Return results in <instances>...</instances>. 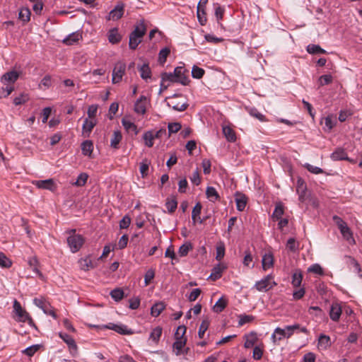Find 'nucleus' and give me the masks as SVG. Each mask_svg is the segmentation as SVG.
<instances>
[{"instance_id":"obj_51","label":"nucleus","mask_w":362,"mask_h":362,"mask_svg":"<svg viewBox=\"0 0 362 362\" xmlns=\"http://www.w3.org/2000/svg\"><path fill=\"white\" fill-rule=\"evenodd\" d=\"M169 54L170 49L168 47H165L160 51L158 60L160 64H164L165 62L167 57Z\"/></svg>"},{"instance_id":"obj_52","label":"nucleus","mask_w":362,"mask_h":362,"mask_svg":"<svg viewBox=\"0 0 362 362\" xmlns=\"http://www.w3.org/2000/svg\"><path fill=\"white\" fill-rule=\"evenodd\" d=\"M182 127V125L179 122L169 123L168 126V132L170 134L177 133Z\"/></svg>"},{"instance_id":"obj_7","label":"nucleus","mask_w":362,"mask_h":362,"mask_svg":"<svg viewBox=\"0 0 362 362\" xmlns=\"http://www.w3.org/2000/svg\"><path fill=\"white\" fill-rule=\"evenodd\" d=\"M124 11V5L122 2H119L110 13L107 20L117 21L122 18Z\"/></svg>"},{"instance_id":"obj_61","label":"nucleus","mask_w":362,"mask_h":362,"mask_svg":"<svg viewBox=\"0 0 362 362\" xmlns=\"http://www.w3.org/2000/svg\"><path fill=\"white\" fill-rule=\"evenodd\" d=\"M131 223V218L128 216H124L119 222V227L121 229L127 228Z\"/></svg>"},{"instance_id":"obj_57","label":"nucleus","mask_w":362,"mask_h":362,"mask_svg":"<svg viewBox=\"0 0 362 362\" xmlns=\"http://www.w3.org/2000/svg\"><path fill=\"white\" fill-rule=\"evenodd\" d=\"M67 344L69 351L72 356H76L77 354V346L76 341H65Z\"/></svg>"},{"instance_id":"obj_6","label":"nucleus","mask_w":362,"mask_h":362,"mask_svg":"<svg viewBox=\"0 0 362 362\" xmlns=\"http://www.w3.org/2000/svg\"><path fill=\"white\" fill-rule=\"evenodd\" d=\"M175 76L176 83H181L183 86H187L190 82V80L188 78V76L186 75L187 71L185 69V68L182 66H177L175 69Z\"/></svg>"},{"instance_id":"obj_63","label":"nucleus","mask_w":362,"mask_h":362,"mask_svg":"<svg viewBox=\"0 0 362 362\" xmlns=\"http://www.w3.org/2000/svg\"><path fill=\"white\" fill-rule=\"evenodd\" d=\"M201 292L202 291L200 288L193 289L188 297L189 300L191 302L195 301L201 294Z\"/></svg>"},{"instance_id":"obj_19","label":"nucleus","mask_w":362,"mask_h":362,"mask_svg":"<svg viewBox=\"0 0 362 362\" xmlns=\"http://www.w3.org/2000/svg\"><path fill=\"white\" fill-rule=\"evenodd\" d=\"M96 122L93 120H89L88 118L85 119L82 127L83 134L85 137L89 136Z\"/></svg>"},{"instance_id":"obj_38","label":"nucleus","mask_w":362,"mask_h":362,"mask_svg":"<svg viewBox=\"0 0 362 362\" xmlns=\"http://www.w3.org/2000/svg\"><path fill=\"white\" fill-rule=\"evenodd\" d=\"M30 11L28 8H23L21 9L18 15V18L23 23H27L30 19Z\"/></svg>"},{"instance_id":"obj_47","label":"nucleus","mask_w":362,"mask_h":362,"mask_svg":"<svg viewBox=\"0 0 362 362\" xmlns=\"http://www.w3.org/2000/svg\"><path fill=\"white\" fill-rule=\"evenodd\" d=\"M141 42V37H136L129 35V47L131 49H136Z\"/></svg>"},{"instance_id":"obj_53","label":"nucleus","mask_w":362,"mask_h":362,"mask_svg":"<svg viewBox=\"0 0 362 362\" xmlns=\"http://www.w3.org/2000/svg\"><path fill=\"white\" fill-rule=\"evenodd\" d=\"M162 81H169L173 83H176V78L175 76V71L173 73H162L161 74Z\"/></svg>"},{"instance_id":"obj_22","label":"nucleus","mask_w":362,"mask_h":362,"mask_svg":"<svg viewBox=\"0 0 362 362\" xmlns=\"http://www.w3.org/2000/svg\"><path fill=\"white\" fill-rule=\"evenodd\" d=\"M331 158L334 160H349L346 153L343 148H338L331 154Z\"/></svg>"},{"instance_id":"obj_37","label":"nucleus","mask_w":362,"mask_h":362,"mask_svg":"<svg viewBox=\"0 0 362 362\" xmlns=\"http://www.w3.org/2000/svg\"><path fill=\"white\" fill-rule=\"evenodd\" d=\"M303 279V274L300 271H296L292 275V285L294 287H298L300 286Z\"/></svg>"},{"instance_id":"obj_30","label":"nucleus","mask_w":362,"mask_h":362,"mask_svg":"<svg viewBox=\"0 0 362 362\" xmlns=\"http://www.w3.org/2000/svg\"><path fill=\"white\" fill-rule=\"evenodd\" d=\"M284 206L281 202H279L276 204L274 211L272 214V218L274 220H279L281 218V216L284 214Z\"/></svg>"},{"instance_id":"obj_11","label":"nucleus","mask_w":362,"mask_h":362,"mask_svg":"<svg viewBox=\"0 0 362 362\" xmlns=\"http://www.w3.org/2000/svg\"><path fill=\"white\" fill-rule=\"evenodd\" d=\"M33 184L40 189H45L50 191H54L56 188L55 184L52 179L36 180L33 182Z\"/></svg>"},{"instance_id":"obj_28","label":"nucleus","mask_w":362,"mask_h":362,"mask_svg":"<svg viewBox=\"0 0 362 362\" xmlns=\"http://www.w3.org/2000/svg\"><path fill=\"white\" fill-rule=\"evenodd\" d=\"M78 264L80 268L84 271H88L90 269H93L95 267V265L93 264L89 257H86V258L79 259Z\"/></svg>"},{"instance_id":"obj_41","label":"nucleus","mask_w":362,"mask_h":362,"mask_svg":"<svg viewBox=\"0 0 362 362\" xmlns=\"http://www.w3.org/2000/svg\"><path fill=\"white\" fill-rule=\"evenodd\" d=\"M110 294L112 298L117 302L121 300L124 298V291L119 288L113 289Z\"/></svg>"},{"instance_id":"obj_58","label":"nucleus","mask_w":362,"mask_h":362,"mask_svg":"<svg viewBox=\"0 0 362 362\" xmlns=\"http://www.w3.org/2000/svg\"><path fill=\"white\" fill-rule=\"evenodd\" d=\"M190 180L194 185L197 186L201 183V178L198 170H195L192 173V176L190 177Z\"/></svg>"},{"instance_id":"obj_24","label":"nucleus","mask_w":362,"mask_h":362,"mask_svg":"<svg viewBox=\"0 0 362 362\" xmlns=\"http://www.w3.org/2000/svg\"><path fill=\"white\" fill-rule=\"evenodd\" d=\"M93 150V144L90 140H86L81 144V151L84 156L90 157Z\"/></svg>"},{"instance_id":"obj_17","label":"nucleus","mask_w":362,"mask_h":362,"mask_svg":"<svg viewBox=\"0 0 362 362\" xmlns=\"http://www.w3.org/2000/svg\"><path fill=\"white\" fill-rule=\"evenodd\" d=\"M146 32V27L144 24V20L141 21L139 25H135L134 30L130 33L136 37H143Z\"/></svg>"},{"instance_id":"obj_10","label":"nucleus","mask_w":362,"mask_h":362,"mask_svg":"<svg viewBox=\"0 0 362 362\" xmlns=\"http://www.w3.org/2000/svg\"><path fill=\"white\" fill-rule=\"evenodd\" d=\"M147 98L144 95H141L134 104V111L137 114L144 115L146 111Z\"/></svg>"},{"instance_id":"obj_54","label":"nucleus","mask_w":362,"mask_h":362,"mask_svg":"<svg viewBox=\"0 0 362 362\" xmlns=\"http://www.w3.org/2000/svg\"><path fill=\"white\" fill-rule=\"evenodd\" d=\"M162 334V328L156 327L151 332L149 339H159Z\"/></svg>"},{"instance_id":"obj_40","label":"nucleus","mask_w":362,"mask_h":362,"mask_svg":"<svg viewBox=\"0 0 362 362\" xmlns=\"http://www.w3.org/2000/svg\"><path fill=\"white\" fill-rule=\"evenodd\" d=\"M307 52L309 54H325L326 51L317 45L310 44L307 47Z\"/></svg>"},{"instance_id":"obj_35","label":"nucleus","mask_w":362,"mask_h":362,"mask_svg":"<svg viewBox=\"0 0 362 362\" xmlns=\"http://www.w3.org/2000/svg\"><path fill=\"white\" fill-rule=\"evenodd\" d=\"M338 228L346 240H349L350 239H353V234L346 223Z\"/></svg>"},{"instance_id":"obj_14","label":"nucleus","mask_w":362,"mask_h":362,"mask_svg":"<svg viewBox=\"0 0 362 362\" xmlns=\"http://www.w3.org/2000/svg\"><path fill=\"white\" fill-rule=\"evenodd\" d=\"M19 74L18 71L13 70L8 72L5 73L1 76V82L6 83L8 82L11 84H13L18 78Z\"/></svg>"},{"instance_id":"obj_43","label":"nucleus","mask_w":362,"mask_h":362,"mask_svg":"<svg viewBox=\"0 0 362 362\" xmlns=\"http://www.w3.org/2000/svg\"><path fill=\"white\" fill-rule=\"evenodd\" d=\"M88 177V175L86 173H81L78 176L76 182L73 183V185H75L77 187H82V186L85 185V184L87 182Z\"/></svg>"},{"instance_id":"obj_1","label":"nucleus","mask_w":362,"mask_h":362,"mask_svg":"<svg viewBox=\"0 0 362 362\" xmlns=\"http://www.w3.org/2000/svg\"><path fill=\"white\" fill-rule=\"evenodd\" d=\"M75 230L69 231L70 234L67 238V243L73 253L78 252L84 243V238L82 235L75 233Z\"/></svg>"},{"instance_id":"obj_45","label":"nucleus","mask_w":362,"mask_h":362,"mask_svg":"<svg viewBox=\"0 0 362 362\" xmlns=\"http://www.w3.org/2000/svg\"><path fill=\"white\" fill-rule=\"evenodd\" d=\"M205 73V71L196 65L193 66L192 69V76L194 78H202Z\"/></svg>"},{"instance_id":"obj_56","label":"nucleus","mask_w":362,"mask_h":362,"mask_svg":"<svg viewBox=\"0 0 362 362\" xmlns=\"http://www.w3.org/2000/svg\"><path fill=\"white\" fill-rule=\"evenodd\" d=\"M249 112L251 116L257 118L259 121H262V122L266 121L264 115L261 114L257 109L252 108L250 110Z\"/></svg>"},{"instance_id":"obj_50","label":"nucleus","mask_w":362,"mask_h":362,"mask_svg":"<svg viewBox=\"0 0 362 362\" xmlns=\"http://www.w3.org/2000/svg\"><path fill=\"white\" fill-rule=\"evenodd\" d=\"M186 332V327L184 325L179 326L175 333V339H185L184 336Z\"/></svg>"},{"instance_id":"obj_39","label":"nucleus","mask_w":362,"mask_h":362,"mask_svg":"<svg viewBox=\"0 0 362 362\" xmlns=\"http://www.w3.org/2000/svg\"><path fill=\"white\" fill-rule=\"evenodd\" d=\"M139 71H140V74H141V77L143 79L146 80V79L151 78V69H150V68L148 66V64H143L139 68Z\"/></svg>"},{"instance_id":"obj_64","label":"nucleus","mask_w":362,"mask_h":362,"mask_svg":"<svg viewBox=\"0 0 362 362\" xmlns=\"http://www.w3.org/2000/svg\"><path fill=\"white\" fill-rule=\"evenodd\" d=\"M203 171L205 175H208L211 173V162L208 159H204L202 160Z\"/></svg>"},{"instance_id":"obj_36","label":"nucleus","mask_w":362,"mask_h":362,"mask_svg":"<svg viewBox=\"0 0 362 362\" xmlns=\"http://www.w3.org/2000/svg\"><path fill=\"white\" fill-rule=\"evenodd\" d=\"M154 139L153 131H147L143 135L145 145L148 147H152L153 146Z\"/></svg>"},{"instance_id":"obj_62","label":"nucleus","mask_w":362,"mask_h":362,"mask_svg":"<svg viewBox=\"0 0 362 362\" xmlns=\"http://www.w3.org/2000/svg\"><path fill=\"white\" fill-rule=\"evenodd\" d=\"M155 273L152 269H149L146 272L144 276V283L145 286H147L150 284L151 281L154 278Z\"/></svg>"},{"instance_id":"obj_27","label":"nucleus","mask_w":362,"mask_h":362,"mask_svg":"<svg viewBox=\"0 0 362 362\" xmlns=\"http://www.w3.org/2000/svg\"><path fill=\"white\" fill-rule=\"evenodd\" d=\"M81 37L82 35L79 33H72L63 40V42L66 45H71L77 42Z\"/></svg>"},{"instance_id":"obj_15","label":"nucleus","mask_w":362,"mask_h":362,"mask_svg":"<svg viewBox=\"0 0 362 362\" xmlns=\"http://www.w3.org/2000/svg\"><path fill=\"white\" fill-rule=\"evenodd\" d=\"M186 341H175L173 345V350L176 355L187 353L188 348L186 346Z\"/></svg>"},{"instance_id":"obj_23","label":"nucleus","mask_w":362,"mask_h":362,"mask_svg":"<svg viewBox=\"0 0 362 362\" xmlns=\"http://www.w3.org/2000/svg\"><path fill=\"white\" fill-rule=\"evenodd\" d=\"M122 135L120 131H114L112 139L110 140V146L115 149L119 148V144L122 141Z\"/></svg>"},{"instance_id":"obj_55","label":"nucleus","mask_w":362,"mask_h":362,"mask_svg":"<svg viewBox=\"0 0 362 362\" xmlns=\"http://www.w3.org/2000/svg\"><path fill=\"white\" fill-rule=\"evenodd\" d=\"M225 255V246L223 243L216 247V259L218 261L222 259Z\"/></svg>"},{"instance_id":"obj_5","label":"nucleus","mask_w":362,"mask_h":362,"mask_svg":"<svg viewBox=\"0 0 362 362\" xmlns=\"http://www.w3.org/2000/svg\"><path fill=\"white\" fill-rule=\"evenodd\" d=\"M126 64L124 62H118L115 64L112 71V82L117 83L122 81V76L125 73Z\"/></svg>"},{"instance_id":"obj_33","label":"nucleus","mask_w":362,"mask_h":362,"mask_svg":"<svg viewBox=\"0 0 362 362\" xmlns=\"http://www.w3.org/2000/svg\"><path fill=\"white\" fill-rule=\"evenodd\" d=\"M227 305V300L221 298L213 307V311L217 313L222 312Z\"/></svg>"},{"instance_id":"obj_2","label":"nucleus","mask_w":362,"mask_h":362,"mask_svg":"<svg viewBox=\"0 0 362 362\" xmlns=\"http://www.w3.org/2000/svg\"><path fill=\"white\" fill-rule=\"evenodd\" d=\"M294 330L305 332L306 329H300L298 325L287 326L285 329L277 327L272 335V339H282L283 338H289Z\"/></svg>"},{"instance_id":"obj_46","label":"nucleus","mask_w":362,"mask_h":362,"mask_svg":"<svg viewBox=\"0 0 362 362\" xmlns=\"http://www.w3.org/2000/svg\"><path fill=\"white\" fill-rule=\"evenodd\" d=\"M209 326V320L208 319H204L202 320L198 332V335L199 338H203L205 332L207 330L208 327Z\"/></svg>"},{"instance_id":"obj_60","label":"nucleus","mask_w":362,"mask_h":362,"mask_svg":"<svg viewBox=\"0 0 362 362\" xmlns=\"http://www.w3.org/2000/svg\"><path fill=\"white\" fill-rule=\"evenodd\" d=\"M128 240H129V237L127 235H123L118 243H117V246H118V248L120 249V250H122L124 248H125L127 245V243H128Z\"/></svg>"},{"instance_id":"obj_9","label":"nucleus","mask_w":362,"mask_h":362,"mask_svg":"<svg viewBox=\"0 0 362 362\" xmlns=\"http://www.w3.org/2000/svg\"><path fill=\"white\" fill-rule=\"evenodd\" d=\"M13 312L18 316L20 321L25 322L28 320L29 314L22 308L21 303L17 300L13 301Z\"/></svg>"},{"instance_id":"obj_29","label":"nucleus","mask_w":362,"mask_h":362,"mask_svg":"<svg viewBox=\"0 0 362 362\" xmlns=\"http://www.w3.org/2000/svg\"><path fill=\"white\" fill-rule=\"evenodd\" d=\"M165 305L163 302L155 303L151 309V313L153 317H158L161 312L165 309Z\"/></svg>"},{"instance_id":"obj_8","label":"nucleus","mask_w":362,"mask_h":362,"mask_svg":"<svg viewBox=\"0 0 362 362\" xmlns=\"http://www.w3.org/2000/svg\"><path fill=\"white\" fill-rule=\"evenodd\" d=\"M103 328L110 329L121 334H133V331L129 329L126 325H116L114 323H109L106 325H103Z\"/></svg>"},{"instance_id":"obj_44","label":"nucleus","mask_w":362,"mask_h":362,"mask_svg":"<svg viewBox=\"0 0 362 362\" xmlns=\"http://www.w3.org/2000/svg\"><path fill=\"white\" fill-rule=\"evenodd\" d=\"M12 265V262L6 256V255L0 252V267L4 268H9Z\"/></svg>"},{"instance_id":"obj_42","label":"nucleus","mask_w":362,"mask_h":362,"mask_svg":"<svg viewBox=\"0 0 362 362\" xmlns=\"http://www.w3.org/2000/svg\"><path fill=\"white\" fill-rule=\"evenodd\" d=\"M306 187L303 184V181L300 179L298 180L297 192L299 194V200L300 202L304 201V197L305 194Z\"/></svg>"},{"instance_id":"obj_32","label":"nucleus","mask_w":362,"mask_h":362,"mask_svg":"<svg viewBox=\"0 0 362 362\" xmlns=\"http://www.w3.org/2000/svg\"><path fill=\"white\" fill-rule=\"evenodd\" d=\"M192 249V244L190 242H186L180 247L178 250V254L180 257H185L187 255L188 252Z\"/></svg>"},{"instance_id":"obj_49","label":"nucleus","mask_w":362,"mask_h":362,"mask_svg":"<svg viewBox=\"0 0 362 362\" xmlns=\"http://www.w3.org/2000/svg\"><path fill=\"white\" fill-rule=\"evenodd\" d=\"M332 81V76L330 74L322 75L318 79L320 86H323L331 83Z\"/></svg>"},{"instance_id":"obj_31","label":"nucleus","mask_w":362,"mask_h":362,"mask_svg":"<svg viewBox=\"0 0 362 362\" xmlns=\"http://www.w3.org/2000/svg\"><path fill=\"white\" fill-rule=\"evenodd\" d=\"M206 197L211 202H215L219 199V195L216 191V189L213 187H208L206 190Z\"/></svg>"},{"instance_id":"obj_25","label":"nucleus","mask_w":362,"mask_h":362,"mask_svg":"<svg viewBox=\"0 0 362 362\" xmlns=\"http://www.w3.org/2000/svg\"><path fill=\"white\" fill-rule=\"evenodd\" d=\"M202 204L198 202L196 204V205L194 206V207L193 208V210H192V219L194 222V223H195L197 221H199L200 223H203V221L200 218V214H201V211H202Z\"/></svg>"},{"instance_id":"obj_16","label":"nucleus","mask_w":362,"mask_h":362,"mask_svg":"<svg viewBox=\"0 0 362 362\" xmlns=\"http://www.w3.org/2000/svg\"><path fill=\"white\" fill-rule=\"evenodd\" d=\"M341 315V308L339 304L335 303H332L329 310L330 318L333 321H338Z\"/></svg>"},{"instance_id":"obj_34","label":"nucleus","mask_w":362,"mask_h":362,"mask_svg":"<svg viewBox=\"0 0 362 362\" xmlns=\"http://www.w3.org/2000/svg\"><path fill=\"white\" fill-rule=\"evenodd\" d=\"M42 344H34L27 347L22 351V353L27 355L28 356H33L37 351H38L42 347Z\"/></svg>"},{"instance_id":"obj_21","label":"nucleus","mask_w":362,"mask_h":362,"mask_svg":"<svg viewBox=\"0 0 362 362\" xmlns=\"http://www.w3.org/2000/svg\"><path fill=\"white\" fill-rule=\"evenodd\" d=\"M122 124L127 132H133L134 135L138 134L139 130L134 123L125 118H123L122 119Z\"/></svg>"},{"instance_id":"obj_59","label":"nucleus","mask_w":362,"mask_h":362,"mask_svg":"<svg viewBox=\"0 0 362 362\" xmlns=\"http://www.w3.org/2000/svg\"><path fill=\"white\" fill-rule=\"evenodd\" d=\"M308 272L322 275L323 274V269L321 267V266L318 264H313L311 267L308 268Z\"/></svg>"},{"instance_id":"obj_3","label":"nucleus","mask_w":362,"mask_h":362,"mask_svg":"<svg viewBox=\"0 0 362 362\" xmlns=\"http://www.w3.org/2000/svg\"><path fill=\"white\" fill-rule=\"evenodd\" d=\"M179 98H182V95L175 94L172 97L166 98L165 100H168L167 102L168 107H172L174 110L182 112L185 110L189 105L184 100L182 101L178 100Z\"/></svg>"},{"instance_id":"obj_26","label":"nucleus","mask_w":362,"mask_h":362,"mask_svg":"<svg viewBox=\"0 0 362 362\" xmlns=\"http://www.w3.org/2000/svg\"><path fill=\"white\" fill-rule=\"evenodd\" d=\"M223 133L228 141H229V142L235 141V140H236L235 133L231 127H230L228 126L223 127Z\"/></svg>"},{"instance_id":"obj_18","label":"nucleus","mask_w":362,"mask_h":362,"mask_svg":"<svg viewBox=\"0 0 362 362\" xmlns=\"http://www.w3.org/2000/svg\"><path fill=\"white\" fill-rule=\"evenodd\" d=\"M107 37L109 42L113 45L119 43L122 40V36L118 33V29L116 28L109 30Z\"/></svg>"},{"instance_id":"obj_20","label":"nucleus","mask_w":362,"mask_h":362,"mask_svg":"<svg viewBox=\"0 0 362 362\" xmlns=\"http://www.w3.org/2000/svg\"><path fill=\"white\" fill-rule=\"evenodd\" d=\"M262 268L264 270L272 267L274 264V257L271 252L266 253L263 255L262 259Z\"/></svg>"},{"instance_id":"obj_4","label":"nucleus","mask_w":362,"mask_h":362,"mask_svg":"<svg viewBox=\"0 0 362 362\" xmlns=\"http://www.w3.org/2000/svg\"><path fill=\"white\" fill-rule=\"evenodd\" d=\"M272 279L273 277L272 275H267L262 280L257 281L255 284V287L258 291H267L276 285V282Z\"/></svg>"},{"instance_id":"obj_13","label":"nucleus","mask_w":362,"mask_h":362,"mask_svg":"<svg viewBox=\"0 0 362 362\" xmlns=\"http://www.w3.org/2000/svg\"><path fill=\"white\" fill-rule=\"evenodd\" d=\"M226 269V267L223 264L216 265L213 269L209 279L212 281H216L222 276L223 272Z\"/></svg>"},{"instance_id":"obj_12","label":"nucleus","mask_w":362,"mask_h":362,"mask_svg":"<svg viewBox=\"0 0 362 362\" xmlns=\"http://www.w3.org/2000/svg\"><path fill=\"white\" fill-rule=\"evenodd\" d=\"M235 199L237 209L240 211H243L245 209L247 204V197L241 192H236L235 194Z\"/></svg>"},{"instance_id":"obj_48","label":"nucleus","mask_w":362,"mask_h":362,"mask_svg":"<svg viewBox=\"0 0 362 362\" xmlns=\"http://www.w3.org/2000/svg\"><path fill=\"white\" fill-rule=\"evenodd\" d=\"M165 206L168 209L169 213H173L177 209V202L175 198H173L171 199H167Z\"/></svg>"}]
</instances>
